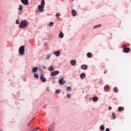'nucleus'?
I'll use <instances>...</instances> for the list:
<instances>
[{"label": "nucleus", "instance_id": "obj_5", "mask_svg": "<svg viewBox=\"0 0 131 131\" xmlns=\"http://www.w3.org/2000/svg\"><path fill=\"white\" fill-rule=\"evenodd\" d=\"M44 8H45L44 6H41V5H38V10L40 12H43V11H45V10H43Z\"/></svg>", "mask_w": 131, "mask_h": 131}, {"label": "nucleus", "instance_id": "obj_7", "mask_svg": "<svg viewBox=\"0 0 131 131\" xmlns=\"http://www.w3.org/2000/svg\"><path fill=\"white\" fill-rule=\"evenodd\" d=\"M54 129H55V126H54L53 125H51L49 127L48 131H54Z\"/></svg>", "mask_w": 131, "mask_h": 131}, {"label": "nucleus", "instance_id": "obj_24", "mask_svg": "<svg viewBox=\"0 0 131 131\" xmlns=\"http://www.w3.org/2000/svg\"><path fill=\"white\" fill-rule=\"evenodd\" d=\"M42 7H45V0H42L41 2V5H40Z\"/></svg>", "mask_w": 131, "mask_h": 131}, {"label": "nucleus", "instance_id": "obj_36", "mask_svg": "<svg viewBox=\"0 0 131 131\" xmlns=\"http://www.w3.org/2000/svg\"><path fill=\"white\" fill-rule=\"evenodd\" d=\"M16 24H19V20H16Z\"/></svg>", "mask_w": 131, "mask_h": 131}, {"label": "nucleus", "instance_id": "obj_23", "mask_svg": "<svg viewBox=\"0 0 131 131\" xmlns=\"http://www.w3.org/2000/svg\"><path fill=\"white\" fill-rule=\"evenodd\" d=\"M112 117L113 119H115V118H116V114L115 113H113Z\"/></svg>", "mask_w": 131, "mask_h": 131}, {"label": "nucleus", "instance_id": "obj_41", "mask_svg": "<svg viewBox=\"0 0 131 131\" xmlns=\"http://www.w3.org/2000/svg\"><path fill=\"white\" fill-rule=\"evenodd\" d=\"M37 129H39V128H35V130H37Z\"/></svg>", "mask_w": 131, "mask_h": 131}, {"label": "nucleus", "instance_id": "obj_44", "mask_svg": "<svg viewBox=\"0 0 131 131\" xmlns=\"http://www.w3.org/2000/svg\"><path fill=\"white\" fill-rule=\"evenodd\" d=\"M43 68H44V69H46V67L43 66Z\"/></svg>", "mask_w": 131, "mask_h": 131}, {"label": "nucleus", "instance_id": "obj_30", "mask_svg": "<svg viewBox=\"0 0 131 131\" xmlns=\"http://www.w3.org/2000/svg\"><path fill=\"white\" fill-rule=\"evenodd\" d=\"M67 91H71V87H70V86H68V87L67 88Z\"/></svg>", "mask_w": 131, "mask_h": 131}, {"label": "nucleus", "instance_id": "obj_14", "mask_svg": "<svg viewBox=\"0 0 131 131\" xmlns=\"http://www.w3.org/2000/svg\"><path fill=\"white\" fill-rule=\"evenodd\" d=\"M104 90L105 91H108V90H110V88L109 87V85H106L104 86Z\"/></svg>", "mask_w": 131, "mask_h": 131}, {"label": "nucleus", "instance_id": "obj_1", "mask_svg": "<svg viewBox=\"0 0 131 131\" xmlns=\"http://www.w3.org/2000/svg\"><path fill=\"white\" fill-rule=\"evenodd\" d=\"M20 28H26L28 26V22L26 20H21L19 25Z\"/></svg>", "mask_w": 131, "mask_h": 131}, {"label": "nucleus", "instance_id": "obj_35", "mask_svg": "<svg viewBox=\"0 0 131 131\" xmlns=\"http://www.w3.org/2000/svg\"><path fill=\"white\" fill-rule=\"evenodd\" d=\"M31 122V121H30L29 123H28L27 125V126H29L30 125V123Z\"/></svg>", "mask_w": 131, "mask_h": 131}, {"label": "nucleus", "instance_id": "obj_15", "mask_svg": "<svg viewBox=\"0 0 131 131\" xmlns=\"http://www.w3.org/2000/svg\"><path fill=\"white\" fill-rule=\"evenodd\" d=\"M93 101L94 102H97L98 101V97L95 96L93 98Z\"/></svg>", "mask_w": 131, "mask_h": 131}, {"label": "nucleus", "instance_id": "obj_33", "mask_svg": "<svg viewBox=\"0 0 131 131\" xmlns=\"http://www.w3.org/2000/svg\"><path fill=\"white\" fill-rule=\"evenodd\" d=\"M56 94H60V91L59 90H57L55 91Z\"/></svg>", "mask_w": 131, "mask_h": 131}, {"label": "nucleus", "instance_id": "obj_4", "mask_svg": "<svg viewBox=\"0 0 131 131\" xmlns=\"http://www.w3.org/2000/svg\"><path fill=\"white\" fill-rule=\"evenodd\" d=\"M123 52L124 53H129V52H130V48L125 47L123 49Z\"/></svg>", "mask_w": 131, "mask_h": 131}, {"label": "nucleus", "instance_id": "obj_39", "mask_svg": "<svg viewBox=\"0 0 131 131\" xmlns=\"http://www.w3.org/2000/svg\"><path fill=\"white\" fill-rule=\"evenodd\" d=\"M59 83L60 85H62V84H64L65 83L64 82H60Z\"/></svg>", "mask_w": 131, "mask_h": 131}, {"label": "nucleus", "instance_id": "obj_47", "mask_svg": "<svg viewBox=\"0 0 131 131\" xmlns=\"http://www.w3.org/2000/svg\"><path fill=\"white\" fill-rule=\"evenodd\" d=\"M0 131H3V130H0Z\"/></svg>", "mask_w": 131, "mask_h": 131}, {"label": "nucleus", "instance_id": "obj_40", "mask_svg": "<svg viewBox=\"0 0 131 131\" xmlns=\"http://www.w3.org/2000/svg\"><path fill=\"white\" fill-rule=\"evenodd\" d=\"M109 110H111L112 109V107L111 106L108 107Z\"/></svg>", "mask_w": 131, "mask_h": 131}, {"label": "nucleus", "instance_id": "obj_19", "mask_svg": "<svg viewBox=\"0 0 131 131\" xmlns=\"http://www.w3.org/2000/svg\"><path fill=\"white\" fill-rule=\"evenodd\" d=\"M58 82H66V81L64 80V78H61L59 80Z\"/></svg>", "mask_w": 131, "mask_h": 131}, {"label": "nucleus", "instance_id": "obj_32", "mask_svg": "<svg viewBox=\"0 0 131 131\" xmlns=\"http://www.w3.org/2000/svg\"><path fill=\"white\" fill-rule=\"evenodd\" d=\"M67 97H68V98H71V94H68Z\"/></svg>", "mask_w": 131, "mask_h": 131}, {"label": "nucleus", "instance_id": "obj_29", "mask_svg": "<svg viewBox=\"0 0 131 131\" xmlns=\"http://www.w3.org/2000/svg\"><path fill=\"white\" fill-rule=\"evenodd\" d=\"M53 25H54V23H53V22L50 23V24H49L50 27H51V26H53Z\"/></svg>", "mask_w": 131, "mask_h": 131}, {"label": "nucleus", "instance_id": "obj_13", "mask_svg": "<svg viewBox=\"0 0 131 131\" xmlns=\"http://www.w3.org/2000/svg\"><path fill=\"white\" fill-rule=\"evenodd\" d=\"M38 68L37 67H34L32 69V72H36L38 70Z\"/></svg>", "mask_w": 131, "mask_h": 131}, {"label": "nucleus", "instance_id": "obj_9", "mask_svg": "<svg viewBox=\"0 0 131 131\" xmlns=\"http://www.w3.org/2000/svg\"><path fill=\"white\" fill-rule=\"evenodd\" d=\"M40 79L43 82H46V81H47V79L43 76H40Z\"/></svg>", "mask_w": 131, "mask_h": 131}, {"label": "nucleus", "instance_id": "obj_27", "mask_svg": "<svg viewBox=\"0 0 131 131\" xmlns=\"http://www.w3.org/2000/svg\"><path fill=\"white\" fill-rule=\"evenodd\" d=\"M101 26H102V25L101 24H99V25L95 26L94 27V28H98L99 27H101Z\"/></svg>", "mask_w": 131, "mask_h": 131}, {"label": "nucleus", "instance_id": "obj_20", "mask_svg": "<svg viewBox=\"0 0 131 131\" xmlns=\"http://www.w3.org/2000/svg\"><path fill=\"white\" fill-rule=\"evenodd\" d=\"M18 10L19 11H22L23 10V6H22V5H19Z\"/></svg>", "mask_w": 131, "mask_h": 131}, {"label": "nucleus", "instance_id": "obj_42", "mask_svg": "<svg viewBox=\"0 0 131 131\" xmlns=\"http://www.w3.org/2000/svg\"><path fill=\"white\" fill-rule=\"evenodd\" d=\"M104 74H106V73H107V71H104Z\"/></svg>", "mask_w": 131, "mask_h": 131}, {"label": "nucleus", "instance_id": "obj_10", "mask_svg": "<svg viewBox=\"0 0 131 131\" xmlns=\"http://www.w3.org/2000/svg\"><path fill=\"white\" fill-rule=\"evenodd\" d=\"M71 65H72L73 66H75V64H76V60H72L71 61Z\"/></svg>", "mask_w": 131, "mask_h": 131}, {"label": "nucleus", "instance_id": "obj_16", "mask_svg": "<svg viewBox=\"0 0 131 131\" xmlns=\"http://www.w3.org/2000/svg\"><path fill=\"white\" fill-rule=\"evenodd\" d=\"M59 36L60 38H63V37H64V34H63L62 32H60L59 33Z\"/></svg>", "mask_w": 131, "mask_h": 131}, {"label": "nucleus", "instance_id": "obj_8", "mask_svg": "<svg viewBox=\"0 0 131 131\" xmlns=\"http://www.w3.org/2000/svg\"><path fill=\"white\" fill-rule=\"evenodd\" d=\"M81 68L83 70H86V69H88V66L85 64H83L81 66Z\"/></svg>", "mask_w": 131, "mask_h": 131}, {"label": "nucleus", "instance_id": "obj_21", "mask_svg": "<svg viewBox=\"0 0 131 131\" xmlns=\"http://www.w3.org/2000/svg\"><path fill=\"white\" fill-rule=\"evenodd\" d=\"M48 70L49 71H53V70H54V67L53 66L49 67Z\"/></svg>", "mask_w": 131, "mask_h": 131}, {"label": "nucleus", "instance_id": "obj_34", "mask_svg": "<svg viewBox=\"0 0 131 131\" xmlns=\"http://www.w3.org/2000/svg\"><path fill=\"white\" fill-rule=\"evenodd\" d=\"M125 47H126V45H125V44H123V45L122 46V48H124H124H126Z\"/></svg>", "mask_w": 131, "mask_h": 131}, {"label": "nucleus", "instance_id": "obj_6", "mask_svg": "<svg viewBox=\"0 0 131 131\" xmlns=\"http://www.w3.org/2000/svg\"><path fill=\"white\" fill-rule=\"evenodd\" d=\"M21 2L22 3V4H23V5H28V4L29 3V2L28 1V0H20Z\"/></svg>", "mask_w": 131, "mask_h": 131}, {"label": "nucleus", "instance_id": "obj_18", "mask_svg": "<svg viewBox=\"0 0 131 131\" xmlns=\"http://www.w3.org/2000/svg\"><path fill=\"white\" fill-rule=\"evenodd\" d=\"M124 110V108L122 107H118V111L119 112H121V111H123Z\"/></svg>", "mask_w": 131, "mask_h": 131}, {"label": "nucleus", "instance_id": "obj_37", "mask_svg": "<svg viewBox=\"0 0 131 131\" xmlns=\"http://www.w3.org/2000/svg\"><path fill=\"white\" fill-rule=\"evenodd\" d=\"M47 91H48V92H50V88L48 87L47 88Z\"/></svg>", "mask_w": 131, "mask_h": 131}, {"label": "nucleus", "instance_id": "obj_17", "mask_svg": "<svg viewBox=\"0 0 131 131\" xmlns=\"http://www.w3.org/2000/svg\"><path fill=\"white\" fill-rule=\"evenodd\" d=\"M92 56L93 55L91 52H89L88 53H87V57H88V58H92Z\"/></svg>", "mask_w": 131, "mask_h": 131}, {"label": "nucleus", "instance_id": "obj_48", "mask_svg": "<svg viewBox=\"0 0 131 131\" xmlns=\"http://www.w3.org/2000/svg\"><path fill=\"white\" fill-rule=\"evenodd\" d=\"M71 1H74V0H71Z\"/></svg>", "mask_w": 131, "mask_h": 131}, {"label": "nucleus", "instance_id": "obj_12", "mask_svg": "<svg viewBox=\"0 0 131 131\" xmlns=\"http://www.w3.org/2000/svg\"><path fill=\"white\" fill-rule=\"evenodd\" d=\"M72 13L74 17H75L76 16V11H75V10L73 9L72 11Z\"/></svg>", "mask_w": 131, "mask_h": 131}, {"label": "nucleus", "instance_id": "obj_46", "mask_svg": "<svg viewBox=\"0 0 131 131\" xmlns=\"http://www.w3.org/2000/svg\"><path fill=\"white\" fill-rule=\"evenodd\" d=\"M34 130H35V129H33L32 130V131H34Z\"/></svg>", "mask_w": 131, "mask_h": 131}, {"label": "nucleus", "instance_id": "obj_31", "mask_svg": "<svg viewBox=\"0 0 131 131\" xmlns=\"http://www.w3.org/2000/svg\"><path fill=\"white\" fill-rule=\"evenodd\" d=\"M56 16L57 18H59V17H60V13H57L56 14Z\"/></svg>", "mask_w": 131, "mask_h": 131}, {"label": "nucleus", "instance_id": "obj_2", "mask_svg": "<svg viewBox=\"0 0 131 131\" xmlns=\"http://www.w3.org/2000/svg\"><path fill=\"white\" fill-rule=\"evenodd\" d=\"M24 51H25V47L24 46H21L19 49V54L21 56L24 55Z\"/></svg>", "mask_w": 131, "mask_h": 131}, {"label": "nucleus", "instance_id": "obj_22", "mask_svg": "<svg viewBox=\"0 0 131 131\" xmlns=\"http://www.w3.org/2000/svg\"><path fill=\"white\" fill-rule=\"evenodd\" d=\"M80 77L82 79L84 78V77H85V74H84V73L81 74H80Z\"/></svg>", "mask_w": 131, "mask_h": 131}, {"label": "nucleus", "instance_id": "obj_28", "mask_svg": "<svg viewBox=\"0 0 131 131\" xmlns=\"http://www.w3.org/2000/svg\"><path fill=\"white\" fill-rule=\"evenodd\" d=\"M34 77H35V78H38V74L37 73H34Z\"/></svg>", "mask_w": 131, "mask_h": 131}, {"label": "nucleus", "instance_id": "obj_43", "mask_svg": "<svg viewBox=\"0 0 131 131\" xmlns=\"http://www.w3.org/2000/svg\"><path fill=\"white\" fill-rule=\"evenodd\" d=\"M24 81H26V79L25 78H24Z\"/></svg>", "mask_w": 131, "mask_h": 131}, {"label": "nucleus", "instance_id": "obj_38", "mask_svg": "<svg viewBox=\"0 0 131 131\" xmlns=\"http://www.w3.org/2000/svg\"><path fill=\"white\" fill-rule=\"evenodd\" d=\"M105 131H110V129H109V128H107L105 129Z\"/></svg>", "mask_w": 131, "mask_h": 131}, {"label": "nucleus", "instance_id": "obj_11", "mask_svg": "<svg viewBox=\"0 0 131 131\" xmlns=\"http://www.w3.org/2000/svg\"><path fill=\"white\" fill-rule=\"evenodd\" d=\"M54 55H55L56 57H59L60 56V51L54 52Z\"/></svg>", "mask_w": 131, "mask_h": 131}, {"label": "nucleus", "instance_id": "obj_3", "mask_svg": "<svg viewBox=\"0 0 131 131\" xmlns=\"http://www.w3.org/2000/svg\"><path fill=\"white\" fill-rule=\"evenodd\" d=\"M59 73L60 72H59L58 71H56L51 72L50 75H51V76H56V75H58V74H59Z\"/></svg>", "mask_w": 131, "mask_h": 131}, {"label": "nucleus", "instance_id": "obj_25", "mask_svg": "<svg viewBox=\"0 0 131 131\" xmlns=\"http://www.w3.org/2000/svg\"><path fill=\"white\" fill-rule=\"evenodd\" d=\"M100 129H101V130H104L105 129V127L104 126V125H101L100 126Z\"/></svg>", "mask_w": 131, "mask_h": 131}, {"label": "nucleus", "instance_id": "obj_26", "mask_svg": "<svg viewBox=\"0 0 131 131\" xmlns=\"http://www.w3.org/2000/svg\"><path fill=\"white\" fill-rule=\"evenodd\" d=\"M114 93H118V89H117L116 87H115L114 88Z\"/></svg>", "mask_w": 131, "mask_h": 131}, {"label": "nucleus", "instance_id": "obj_45", "mask_svg": "<svg viewBox=\"0 0 131 131\" xmlns=\"http://www.w3.org/2000/svg\"><path fill=\"white\" fill-rule=\"evenodd\" d=\"M33 119H34V118H33L31 120V121H32L33 120Z\"/></svg>", "mask_w": 131, "mask_h": 131}]
</instances>
